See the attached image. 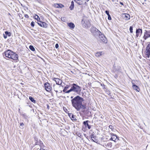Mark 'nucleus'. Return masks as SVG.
I'll use <instances>...</instances> for the list:
<instances>
[{"mask_svg": "<svg viewBox=\"0 0 150 150\" xmlns=\"http://www.w3.org/2000/svg\"><path fill=\"white\" fill-rule=\"evenodd\" d=\"M109 128L111 129L112 130V131H113L114 130H113V126H112V125H110L109 126Z\"/></svg>", "mask_w": 150, "mask_h": 150, "instance_id": "2f4dec72", "label": "nucleus"}, {"mask_svg": "<svg viewBox=\"0 0 150 150\" xmlns=\"http://www.w3.org/2000/svg\"><path fill=\"white\" fill-rule=\"evenodd\" d=\"M147 46L146 50L145 51V54L146 56L148 57H149L150 55V48H147Z\"/></svg>", "mask_w": 150, "mask_h": 150, "instance_id": "ddd939ff", "label": "nucleus"}, {"mask_svg": "<svg viewBox=\"0 0 150 150\" xmlns=\"http://www.w3.org/2000/svg\"><path fill=\"white\" fill-rule=\"evenodd\" d=\"M132 87L133 88L137 91L139 92L140 91L139 88L137 85L134 84H133Z\"/></svg>", "mask_w": 150, "mask_h": 150, "instance_id": "4468645a", "label": "nucleus"}, {"mask_svg": "<svg viewBox=\"0 0 150 150\" xmlns=\"http://www.w3.org/2000/svg\"><path fill=\"white\" fill-rule=\"evenodd\" d=\"M89 25V22H88L87 24H86V25H87V26H88Z\"/></svg>", "mask_w": 150, "mask_h": 150, "instance_id": "49530a36", "label": "nucleus"}, {"mask_svg": "<svg viewBox=\"0 0 150 150\" xmlns=\"http://www.w3.org/2000/svg\"><path fill=\"white\" fill-rule=\"evenodd\" d=\"M3 36H4V38H5V39H6L7 38V36L5 34H3Z\"/></svg>", "mask_w": 150, "mask_h": 150, "instance_id": "58836bf2", "label": "nucleus"}, {"mask_svg": "<svg viewBox=\"0 0 150 150\" xmlns=\"http://www.w3.org/2000/svg\"><path fill=\"white\" fill-rule=\"evenodd\" d=\"M150 37V30H145L144 33V35L143 36L144 39L146 40L147 38Z\"/></svg>", "mask_w": 150, "mask_h": 150, "instance_id": "0eeeda50", "label": "nucleus"}, {"mask_svg": "<svg viewBox=\"0 0 150 150\" xmlns=\"http://www.w3.org/2000/svg\"><path fill=\"white\" fill-rule=\"evenodd\" d=\"M98 34L99 36V38L103 42L105 43H106L107 42V40L104 35L102 34L101 33L100 34Z\"/></svg>", "mask_w": 150, "mask_h": 150, "instance_id": "6e6552de", "label": "nucleus"}, {"mask_svg": "<svg viewBox=\"0 0 150 150\" xmlns=\"http://www.w3.org/2000/svg\"><path fill=\"white\" fill-rule=\"evenodd\" d=\"M71 98H73V97L71 96Z\"/></svg>", "mask_w": 150, "mask_h": 150, "instance_id": "864d4df0", "label": "nucleus"}, {"mask_svg": "<svg viewBox=\"0 0 150 150\" xmlns=\"http://www.w3.org/2000/svg\"><path fill=\"white\" fill-rule=\"evenodd\" d=\"M112 146V144L111 142L108 143L107 144H105V147L107 148H110Z\"/></svg>", "mask_w": 150, "mask_h": 150, "instance_id": "6ab92c4d", "label": "nucleus"}, {"mask_svg": "<svg viewBox=\"0 0 150 150\" xmlns=\"http://www.w3.org/2000/svg\"><path fill=\"white\" fill-rule=\"evenodd\" d=\"M74 2L73 1L71 2V4L69 8L71 10H72L74 9Z\"/></svg>", "mask_w": 150, "mask_h": 150, "instance_id": "aec40b11", "label": "nucleus"}, {"mask_svg": "<svg viewBox=\"0 0 150 150\" xmlns=\"http://www.w3.org/2000/svg\"><path fill=\"white\" fill-rule=\"evenodd\" d=\"M5 34L8 36H11V33L10 32L8 31H6L5 32Z\"/></svg>", "mask_w": 150, "mask_h": 150, "instance_id": "cd10ccee", "label": "nucleus"}, {"mask_svg": "<svg viewBox=\"0 0 150 150\" xmlns=\"http://www.w3.org/2000/svg\"><path fill=\"white\" fill-rule=\"evenodd\" d=\"M67 24L68 26L71 29H73L75 27L74 24L72 23H68Z\"/></svg>", "mask_w": 150, "mask_h": 150, "instance_id": "dca6fc26", "label": "nucleus"}, {"mask_svg": "<svg viewBox=\"0 0 150 150\" xmlns=\"http://www.w3.org/2000/svg\"><path fill=\"white\" fill-rule=\"evenodd\" d=\"M68 115L72 120H76L75 117V116L73 114L69 113L68 114Z\"/></svg>", "mask_w": 150, "mask_h": 150, "instance_id": "2eb2a0df", "label": "nucleus"}, {"mask_svg": "<svg viewBox=\"0 0 150 150\" xmlns=\"http://www.w3.org/2000/svg\"><path fill=\"white\" fill-rule=\"evenodd\" d=\"M64 19V17H62L61 18V20L63 21H64L65 20Z\"/></svg>", "mask_w": 150, "mask_h": 150, "instance_id": "79ce46f5", "label": "nucleus"}, {"mask_svg": "<svg viewBox=\"0 0 150 150\" xmlns=\"http://www.w3.org/2000/svg\"><path fill=\"white\" fill-rule=\"evenodd\" d=\"M120 4L122 5H123V4L122 2H120Z\"/></svg>", "mask_w": 150, "mask_h": 150, "instance_id": "de8ad7c7", "label": "nucleus"}, {"mask_svg": "<svg viewBox=\"0 0 150 150\" xmlns=\"http://www.w3.org/2000/svg\"><path fill=\"white\" fill-rule=\"evenodd\" d=\"M147 48H150V43L148 44L147 45Z\"/></svg>", "mask_w": 150, "mask_h": 150, "instance_id": "c03bdc74", "label": "nucleus"}, {"mask_svg": "<svg viewBox=\"0 0 150 150\" xmlns=\"http://www.w3.org/2000/svg\"><path fill=\"white\" fill-rule=\"evenodd\" d=\"M25 17L27 18H28L29 17V16L27 14L25 15Z\"/></svg>", "mask_w": 150, "mask_h": 150, "instance_id": "a19ab883", "label": "nucleus"}, {"mask_svg": "<svg viewBox=\"0 0 150 150\" xmlns=\"http://www.w3.org/2000/svg\"><path fill=\"white\" fill-rule=\"evenodd\" d=\"M40 150H45L43 149H40Z\"/></svg>", "mask_w": 150, "mask_h": 150, "instance_id": "8fccbe9b", "label": "nucleus"}, {"mask_svg": "<svg viewBox=\"0 0 150 150\" xmlns=\"http://www.w3.org/2000/svg\"><path fill=\"white\" fill-rule=\"evenodd\" d=\"M55 6L57 8H62L64 7V6L62 4H54Z\"/></svg>", "mask_w": 150, "mask_h": 150, "instance_id": "f3484780", "label": "nucleus"}, {"mask_svg": "<svg viewBox=\"0 0 150 150\" xmlns=\"http://www.w3.org/2000/svg\"><path fill=\"white\" fill-rule=\"evenodd\" d=\"M29 99L31 100V101L33 102V103H35V101L34 100L33 98H32V97H29Z\"/></svg>", "mask_w": 150, "mask_h": 150, "instance_id": "a878e982", "label": "nucleus"}, {"mask_svg": "<svg viewBox=\"0 0 150 150\" xmlns=\"http://www.w3.org/2000/svg\"><path fill=\"white\" fill-rule=\"evenodd\" d=\"M31 25L32 27H34L35 25V23L33 21L31 23Z\"/></svg>", "mask_w": 150, "mask_h": 150, "instance_id": "72a5a7b5", "label": "nucleus"}, {"mask_svg": "<svg viewBox=\"0 0 150 150\" xmlns=\"http://www.w3.org/2000/svg\"><path fill=\"white\" fill-rule=\"evenodd\" d=\"M23 117L25 119H27L28 118V117L26 114L24 113L23 114Z\"/></svg>", "mask_w": 150, "mask_h": 150, "instance_id": "c85d7f7f", "label": "nucleus"}, {"mask_svg": "<svg viewBox=\"0 0 150 150\" xmlns=\"http://www.w3.org/2000/svg\"><path fill=\"white\" fill-rule=\"evenodd\" d=\"M52 80L56 82V84L58 85H61L62 83V80L58 78H54Z\"/></svg>", "mask_w": 150, "mask_h": 150, "instance_id": "9d476101", "label": "nucleus"}, {"mask_svg": "<svg viewBox=\"0 0 150 150\" xmlns=\"http://www.w3.org/2000/svg\"><path fill=\"white\" fill-rule=\"evenodd\" d=\"M38 23V24L41 27L44 28L46 27V24L45 22L39 21Z\"/></svg>", "mask_w": 150, "mask_h": 150, "instance_id": "f8f14e48", "label": "nucleus"}, {"mask_svg": "<svg viewBox=\"0 0 150 150\" xmlns=\"http://www.w3.org/2000/svg\"><path fill=\"white\" fill-rule=\"evenodd\" d=\"M30 49L32 51H35V49L34 47L32 45H30L29 46Z\"/></svg>", "mask_w": 150, "mask_h": 150, "instance_id": "bb28decb", "label": "nucleus"}, {"mask_svg": "<svg viewBox=\"0 0 150 150\" xmlns=\"http://www.w3.org/2000/svg\"><path fill=\"white\" fill-rule=\"evenodd\" d=\"M13 52L11 50H8L5 51L3 53L4 56H5L6 57L10 58Z\"/></svg>", "mask_w": 150, "mask_h": 150, "instance_id": "7ed1b4c3", "label": "nucleus"}, {"mask_svg": "<svg viewBox=\"0 0 150 150\" xmlns=\"http://www.w3.org/2000/svg\"><path fill=\"white\" fill-rule=\"evenodd\" d=\"M71 85H67L65 87L64 89L63 90V91L66 93L67 92L66 90L68 89L69 88L71 87Z\"/></svg>", "mask_w": 150, "mask_h": 150, "instance_id": "a211bd4d", "label": "nucleus"}, {"mask_svg": "<svg viewBox=\"0 0 150 150\" xmlns=\"http://www.w3.org/2000/svg\"><path fill=\"white\" fill-rule=\"evenodd\" d=\"M85 21L84 22V23H85Z\"/></svg>", "mask_w": 150, "mask_h": 150, "instance_id": "5fc2aeb1", "label": "nucleus"}, {"mask_svg": "<svg viewBox=\"0 0 150 150\" xmlns=\"http://www.w3.org/2000/svg\"><path fill=\"white\" fill-rule=\"evenodd\" d=\"M91 138L93 141L95 142L96 141V137L95 136L94 134H92L91 136Z\"/></svg>", "mask_w": 150, "mask_h": 150, "instance_id": "5701e85b", "label": "nucleus"}, {"mask_svg": "<svg viewBox=\"0 0 150 150\" xmlns=\"http://www.w3.org/2000/svg\"><path fill=\"white\" fill-rule=\"evenodd\" d=\"M101 85L103 86V88H105V85L103 84H101Z\"/></svg>", "mask_w": 150, "mask_h": 150, "instance_id": "ea45409f", "label": "nucleus"}, {"mask_svg": "<svg viewBox=\"0 0 150 150\" xmlns=\"http://www.w3.org/2000/svg\"><path fill=\"white\" fill-rule=\"evenodd\" d=\"M83 101V98L79 96L75 97L71 100L72 106L78 111L81 109L86 108L85 105H82V103Z\"/></svg>", "mask_w": 150, "mask_h": 150, "instance_id": "f257e3e1", "label": "nucleus"}, {"mask_svg": "<svg viewBox=\"0 0 150 150\" xmlns=\"http://www.w3.org/2000/svg\"><path fill=\"white\" fill-rule=\"evenodd\" d=\"M71 88L69 90L66 92V93H69L73 91L77 94H79L81 91V87L75 83L71 84Z\"/></svg>", "mask_w": 150, "mask_h": 150, "instance_id": "f03ea898", "label": "nucleus"}, {"mask_svg": "<svg viewBox=\"0 0 150 150\" xmlns=\"http://www.w3.org/2000/svg\"><path fill=\"white\" fill-rule=\"evenodd\" d=\"M47 108L48 109H49V106L48 105H47Z\"/></svg>", "mask_w": 150, "mask_h": 150, "instance_id": "09e8293b", "label": "nucleus"}, {"mask_svg": "<svg viewBox=\"0 0 150 150\" xmlns=\"http://www.w3.org/2000/svg\"><path fill=\"white\" fill-rule=\"evenodd\" d=\"M91 31L92 33L94 34L95 33L96 34H101V32L99 31L96 27H92L91 28Z\"/></svg>", "mask_w": 150, "mask_h": 150, "instance_id": "20e7f679", "label": "nucleus"}, {"mask_svg": "<svg viewBox=\"0 0 150 150\" xmlns=\"http://www.w3.org/2000/svg\"><path fill=\"white\" fill-rule=\"evenodd\" d=\"M77 135L79 137H80L81 136V134L80 133H78Z\"/></svg>", "mask_w": 150, "mask_h": 150, "instance_id": "a18cd8bd", "label": "nucleus"}, {"mask_svg": "<svg viewBox=\"0 0 150 150\" xmlns=\"http://www.w3.org/2000/svg\"><path fill=\"white\" fill-rule=\"evenodd\" d=\"M133 28L132 26H130L129 28V30L130 31V32L131 33H132L133 32Z\"/></svg>", "mask_w": 150, "mask_h": 150, "instance_id": "c756f323", "label": "nucleus"}, {"mask_svg": "<svg viewBox=\"0 0 150 150\" xmlns=\"http://www.w3.org/2000/svg\"><path fill=\"white\" fill-rule=\"evenodd\" d=\"M125 17L126 18V19L127 20H128L130 19V16L127 13H126L125 14Z\"/></svg>", "mask_w": 150, "mask_h": 150, "instance_id": "b1692460", "label": "nucleus"}, {"mask_svg": "<svg viewBox=\"0 0 150 150\" xmlns=\"http://www.w3.org/2000/svg\"><path fill=\"white\" fill-rule=\"evenodd\" d=\"M142 33V30L141 29L139 28L136 30V36L138 37L139 35H141Z\"/></svg>", "mask_w": 150, "mask_h": 150, "instance_id": "9b49d317", "label": "nucleus"}, {"mask_svg": "<svg viewBox=\"0 0 150 150\" xmlns=\"http://www.w3.org/2000/svg\"><path fill=\"white\" fill-rule=\"evenodd\" d=\"M89 122V121L87 120L83 122V124L86 126V124L88 122Z\"/></svg>", "mask_w": 150, "mask_h": 150, "instance_id": "7c9ffc66", "label": "nucleus"}, {"mask_svg": "<svg viewBox=\"0 0 150 150\" xmlns=\"http://www.w3.org/2000/svg\"><path fill=\"white\" fill-rule=\"evenodd\" d=\"M105 13L107 14V15L108 16L110 15L109 13V11H107V10L106 11H105Z\"/></svg>", "mask_w": 150, "mask_h": 150, "instance_id": "f704fd0d", "label": "nucleus"}, {"mask_svg": "<svg viewBox=\"0 0 150 150\" xmlns=\"http://www.w3.org/2000/svg\"><path fill=\"white\" fill-rule=\"evenodd\" d=\"M110 136L111 137L110 139V140L113 141L114 142H115L117 139L118 140L117 136L116 134L112 133H110Z\"/></svg>", "mask_w": 150, "mask_h": 150, "instance_id": "1a4fd4ad", "label": "nucleus"}, {"mask_svg": "<svg viewBox=\"0 0 150 150\" xmlns=\"http://www.w3.org/2000/svg\"><path fill=\"white\" fill-rule=\"evenodd\" d=\"M45 89L48 92H50L52 89V87L48 83H46L44 84Z\"/></svg>", "mask_w": 150, "mask_h": 150, "instance_id": "423d86ee", "label": "nucleus"}, {"mask_svg": "<svg viewBox=\"0 0 150 150\" xmlns=\"http://www.w3.org/2000/svg\"><path fill=\"white\" fill-rule=\"evenodd\" d=\"M18 55L16 53L13 52L10 58L16 61V62H17L18 61Z\"/></svg>", "mask_w": 150, "mask_h": 150, "instance_id": "39448f33", "label": "nucleus"}, {"mask_svg": "<svg viewBox=\"0 0 150 150\" xmlns=\"http://www.w3.org/2000/svg\"><path fill=\"white\" fill-rule=\"evenodd\" d=\"M106 92L108 95L110 94V91L108 90H107Z\"/></svg>", "mask_w": 150, "mask_h": 150, "instance_id": "4c0bfd02", "label": "nucleus"}, {"mask_svg": "<svg viewBox=\"0 0 150 150\" xmlns=\"http://www.w3.org/2000/svg\"><path fill=\"white\" fill-rule=\"evenodd\" d=\"M55 47L56 48H58L59 47V45L57 43L55 45Z\"/></svg>", "mask_w": 150, "mask_h": 150, "instance_id": "e433bc0d", "label": "nucleus"}, {"mask_svg": "<svg viewBox=\"0 0 150 150\" xmlns=\"http://www.w3.org/2000/svg\"><path fill=\"white\" fill-rule=\"evenodd\" d=\"M20 126H23L24 125V124L23 122L21 123L20 124Z\"/></svg>", "mask_w": 150, "mask_h": 150, "instance_id": "37998d69", "label": "nucleus"}, {"mask_svg": "<svg viewBox=\"0 0 150 150\" xmlns=\"http://www.w3.org/2000/svg\"><path fill=\"white\" fill-rule=\"evenodd\" d=\"M74 1L76 2L79 5H81L82 3V0H73Z\"/></svg>", "mask_w": 150, "mask_h": 150, "instance_id": "412c9836", "label": "nucleus"}, {"mask_svg": "<svg viewBox=\"0 0 150 150\" xmlns=\"http://www.w3.org/2000/svg\"><path fill=\"white\" fill-rule=\"evenodd\" d=\"M102 52H97L95 54V55L96 57H99L101 55H102Z\"/></svg>", "mask_w": 150, "mask_h": 150, "instance_id": "4be33fe9", "label": "nucleus"}, {"mask_svg": "<svg viewBox=\"0 0 150 150\" xmlns=\"http://www.w3.org/2000/svg\"><path fill=\"white\" fill-rule=\"evenodd\" d=\"M85 1H89V0H85Z\"/></svg>", "mask_w": 150, "mask_h": 150, "instance_id": "3c124183", "label": "nucleus"}, {"mask_svg": "<svg viewBox=\"0 0 150 150\" xmlns=\"http://www.w3.org/2000/svg\"><path fill=\"white\" fill-rule=\"evenodd\" d=\"M88 127V129H90L91 128V126L90 125H89L87 123V124H86V127Z\"/></svg>", "mask_w": 150, "mask_h": 150, "instance_id": "473e14b6", "label": "nucleus"}, {"mask_svg": "<svg viewBox=\"0 0 150 150\" xmlns=\"http://www.w3.org/2000/svg\"><path fill=\"white\" fill-rule=\"evenodd\" d=\"M35 19L37 20L38 21H40L39 20H40V19L39 17L37 15H36L35 16Z\"/></svg>", "mask_w": 150, "mask_h": 150, "instance_id": "393cba45", "label": "nucleus"}, {"mask_svg": "<svg viewBox=\"0 0 150 150\" xmlns=\"http://www.w3.org/2000/svg\"><path fill=\"white\" fill-rule=\"evenodd\" d=\"M100 118H101L102 119L103 118V117L102 116L100 117Z\"/></svg>", "mask_w": 150, "mask_h": 150, "instance_id": "603ef678", "label": "nucleus"}, {"mask_svg": "<svg viewBox=\"0 0 150 150\" xmlns=\"http://www.w3.org/2000/svg\"><path fill=\"white\" fill-rule=\"evenodd\" d=\"M108 19L109 20H111V16H110V15H108Z\"/></svg>", "mask_w": 150, "mask_h": 150, "instance_id": "c9c22d12", "label": "nucleus"}]
</instances>
